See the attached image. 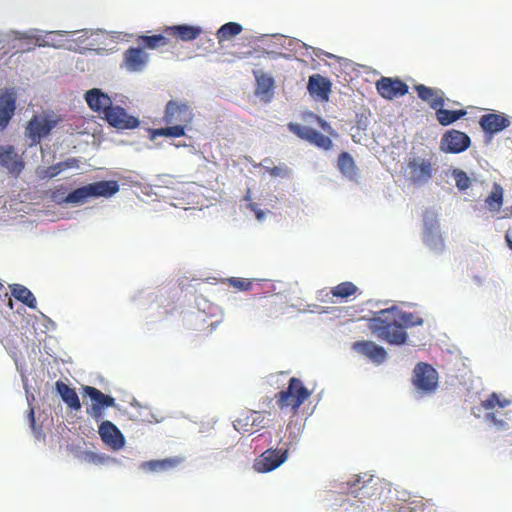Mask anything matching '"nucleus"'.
Returning <instances> with one entry per match:
<instances>
[{
	"mask_svg": "<svg viewBox=\"0 0 512 512\" xmlns=\"http://www.w3.org/2000/svg\"><path fill=\"white\" fill-rule=\"evenodd\" d=\"M423 319L396 306L382 309L368 320V327L379 339L392 345H403L408 339L406 329L421 326Z\"/></svg>",
	"mask_w": 512,
	"mask_h": 512,
	"instance_id": "f257e3e1",
	"label": "nucleus"
},
{
	"mask_svg": "<svg viewBox=\"0 0 512 512\" xmlns=\"http://www.w3.org/2000/svg\"><path fill=\"white\" fill-rule=\"evenodd\" d=\"M193 118V109L187 101L169 100L162 118L167 127L151 129L150 139L183 137L186 135V129L191 126Z\"/></svg>",
	"mask_w": 512,
	"mask_h": 512,
	"instance_id": "f03ea898",
	"label": "nucleus"
},
{
	"mask_svg": "<svg viewBox=\"0 0 512 512\" xmlns=\"http://www.w3.org/2000/svg\"><path fill=\"white\" fill-rule=\"evenodd\" d=\"M119 191V185L114 180H103L94 182L70 192L62 202L80 204L85 203L89 198H109ZM54 200L61 202L57 192L53 195Z\"/></svg>",
	"mask_w": 512,
	"mask_h": 512,
	"instance_id": "7ed1b4c3",
	"label": "nucleus"
},
{
	"mask_svg": "<svg viewBox=\"0 0 512 512\" xmlns=\"http://www.w3.org/2000/svg\"><path fill=\"white\" fill-rule=\"evenodd\" d=\"M311 396L303 382L296 377L289 380L288 387L275 394V401L281 410L290 409L293 415H296L299 408Z\"/></svg>",
	"mask_w": 512,
	"mask_h": 512,
	"instance_id": "20e7f679",
	"label": "nucleus"
},
{
	"mask_svg": "<svg viewBox=\"0 0 512 512\" xmlns=\"http://www.w3.org/2000/svg\"><path fill=\"white\" fill-rule=\"evenodd\" d=\"M435 171L433 156L428 158L413 156L406 162L405 174L413 185L419 186L428 183L433 178Z\"/></svg>",
	"mask_w": 512,
	"mask_h": 512,
	"instance_id": "39448f33",
	"label": "nucleus"
},
{
	"mask_svg": "<svg viewBox=\"0 0 512 512\" xmlns=\"http://www.w3.org/2000/svg\"><path fill=\"white\" fill-rule=\"evenodd\" d=\"M439 374L430 364L419 362L413 370L412 383L423 394H432L438 388Z\"/></svg>",
	"mask_w": 512,
	"mask_h": 512,
	"instance_id": "423d86ee",
	"label": "nucleus"
},
{
	"mask_svg": "<svg viewBox=\"0 0 512 512\" xmlns=\"http://www.w3.org/2000/svg\"><path fill=\"white\" fill-rule=\"evenodd\" d=\"M288 452V448L267 449L255 459L253 467L259 473L271 472L287 460Z\"/></svg>",
	"mask_w": 512,
	"mask_h": 512,
	"instance_id": "0eeeda50",
	"label": "nucleus"
},
{
	"mask_svg": "<svg viewBox=\"0 0 512 512\" xmlns=\"http://www.w3.org/2000/svg\"><path fill=\"white\" fill-rule=\"evenodd\" d=\"M287 127L291 133L317 148L330 150L333 146V142L329 137L319 133L311 127L294 122L288 123Z\"/></svg>",
	"mask_w": 512,
	"mask_h": 512,
	"instance_id": "6e6552de",
	"label": "nucleus"
},
{
	"mask_svg": "<svg viewBox=\"0 0 512 512\" xmlns=\"http://www.w3.org/2000/svg\"><path fill=\"white\" fill-rule=\"evenodd\" d=\"M470 145V137L466 133L456 129L447 130L440 140V150L448 154L464 152Z\"/></svg>",
	"mask_w": 512,
	"mask_h": 512,
	"instance_id": "1a4fd4ad",
	"label": "nucleus"
},
{
	"mask_svg": "<svg viewBox=\"0 0 512 512\" xmlns=\"http://www.w3.org/2000/svg\"><path fill=\"white\" fill-rule=\"evenodd\" d=\"M56 125L57 120L34 115L27 123L25 134L31 140V145H37L42 138L50 134Z\"/></svg>",
	"mask_w": 512,
	"mask_h": 512,
	"instance_id": "9d476101",
	"label": "nucleus"
},
{
	"mask_svg": "<svg viewBox=\"0 0 512 512\" xmlns=\"http://www.w3.org/2000/svg\"><path fill=\"white\" fill-rule=\"evenodd\" d=\"M103 119L111 127L119 130L135 129L140 124L137 117L128 114L123 107L118 105H113Z\"/></svg>",
	"mask_w": 512,
	"mask_h": 512,
	"instance_id": "9b49d317",
	"label": "nucleus"
},
{
	"mask_svg": "<svg viewBox=\"0 0 512 512\" xmlns=\"http://www.w3.org/2000/svg\"><path fill=\"white\" fill-rule=\"evenodd\" d=\"M408 85L399 78L381 77L376 82V90L384 99L392 100L408 93Z\"/></svg>",
	"mask_w": 512,
	"mask_h": 512,
	"instance_id": "f8f14e48",
	"label": "nucleus"
},
{
	"mask_svg": "<svg viewBox=\"0 0 512 512\" xmlns=\"http://www.w3.org/2000/svg\"><path fill=\"white\" fill-rule=\"evenodd\" d=\"M423 241L431 249H443L444 239L439 231V223L433 212H426L424 216Z\"/></svg>",
	"mask_w": 512,
	"mask_h": 512,
	"instance_id": "ddd939ff",
	"label": "nucleus"
},
{
	"mask_svg": "<svg viewBox=\"0 0 512 512\" xmlns=\"http://www.w3.org/2000/svg\"><path fill=\"white\" fill-rule=\"evenodd\" d=\"M85 100L89 108L96 112L102 119L113 106L112 99L98 88H93L85 93Z\"/></svg>",
	"mask_w": 512,
	"mask_h": 512,
	"instance_id": "4468645a",
	"label": "nucleus"
},
{
	"mask_svg": "<svg viewBox=\"0 0 512 512\" xmlns=\"http://www.w3.org/2000/svg\"><path fill=\"white\" fill-rule=\"evenodd\" d=\"M149 61V55L142 47H130L123 53L122 66L130 72L142 71Z\"/></svg>",
	"mask_w": 512,
	"mask_h": 512,
	"instance_id": "2eb2a0df",
	"label": "nucleus"
},
{
	"mask_svg": "<svg viewBox=\"0 0 512 512\" xmlns=\"http://www.w3.org/2000/svg\"><path fill=\"white\" fill-rule=\"evenodd\" d=\"M510 400L501 398L499 394L493 392L485 400L481 402V406L486 411H491L486 414V419L492 422L495 426L505 429L507 423L504 420L497 419L493 410L497 408H505L510 405Z\"/></svg>",
	"mask_w": 512,
	"mask_h": 512,
	"instance_id": "dca6fc26",
	"label": "nucleus"
},
{
	"mask_svg": "<svg viewBox=\"0 0 512 512\" xmlns=\"http://www.w3.org/2000/svg\"><path fill=\"white\" fill-rule=\"evenodd\" d=\"M98 433L101 440L114 450L121 449L125 444L123 434L111 421H103L99 425Z\"/></svg>",
	"mask_w": 512,
	"mask_h": 512,
	"instance_id": "f3484780",
	"label": "nucleus"
},
{
	"mask_svg": "<svg viewBox=\"0 0 512 512\" xmlns=\"http://www.w3.org/2000/svg\"><path fill=\"white\" fill-rule=\"evenodd\" d=\"M16 93L11 89L0 92V131H3L14 116L16 110Z\"/></svg>",
	"mask_w": 512,
	"mask_h": 512,
	"instance_id": "a211bd4d",
	"label": "nucleus"
},
{
	"mask_svg": "<svg viewBox=\"0 0 512 512\" xmlns=\"http://www.w3.org/2000/svg\"><path fill=\"white\" fill-rule=\"evenodd\" d=\"M418 97L426 102L429 107L436 111V109L443 107L445 104V94L441 89L431 88L424 84L414 86Z\"/></svg>",
	"mask_w": 512,
	"mask_h": 512,
	"instance_id": "6ab92c4d",
	"label": "nucleus"
},
{
	"mask_svg": "<svg viewBox=\"0 0 512 512\" xmlns=\"http://www.w3.org/2000/svg\"><path fill=\"white\" fill-rule=\"evenodd\" d=\"M479 124L485 133L493 135L506 129L510 125V120L502 113H488L481 116Z\"/></svg>",
	"mask_w": 512,
	"mask_h": 512,
	"instance_id": "aec40b11",
	"label": "nucleus"
},
{
	"mask_svg": "<svg viewBox=\"0 0 512 512\" xmlns=\"http://www.w3.org/2000/svg\"><path fill=\"white\" fill-rule=\"evenodd\" d=\"M0 164L17 175L24 169V161L12 145L0 146Z\"/></svg>",
	"mask_w": 512,
	"mask_h": 512,
	"instance_id": "412c9836",
	"label": "nucleus"
},
{
	"mask_svg": "<svg viewBox=\"0 0 512 512\" xmlns=\"http://www.w3.org/2000/svg\"><path fill=\"white\" fill-rule=\"evenodd\" d=\"M308 92L320 101H328L331 93V82L320 74H313L309 77Z\"/></svg>",
	"mask_w": 512,
	"mask_h": 512,
	"instance_id": "4be33fe9",
	"label": "nucleus"
},
{
	"mask_svg": "<svg viewBox=\"0 0 512 512\" xmlns=\"http://www.w3.org/2000/svg\"><path fill=\"white\" fill-rule=\"evenodd\" d=\"M352 348L354 351L366 356L375 363H382L385 361L387 353L385 349L372 341L363 340L353 343Z\"/></svg>",
	"mask_w": 512,
	"mask_h": 512,
	"instance_id": "5701e85b",
	"label": "nucleus"
},
{
	"mask_svg": "<svg viewBox=\"0 0 512 512\" xmlns=\"http://www.w3.org/2000/svg\"><path fill=\"white\" fill-rule=\"evenodd\" d=\"M163 32L168 36L179 38L182 41H192L200 36L202 29L199 26L182 24L166 26Z\"/></svg>",
	"mask_w": 512,
	"mask_h": 512,
	"instance_id": "b1692460",
	"label": "nucleus"
},
{
	"mask_svg": "<svg viewBox=\"0 0 512 512\" xmlns=\"http://www.w3.org/2000/svg\"><path fill=\"white\" fill-rule=\"evenodd\" d=\"M183 462V458L179 456L165 458L161 460H150L143 462L141 467L144 470H148L150 472H162L171 470Z\"/></svg>",
	"mask_w": 512,
	"mask_h": 512,
	"instance_id": "393cba45",
	"label": "nucleus"
},
{
	"mask_svg": "<svg viewBox=\"0 0 512 512\" xmlns=\"http://www.w3.org/2000/svg\"><path fill=\"white\" fill-rule=\"evenodd\" d=\"M55 388L62 400L68 405V407L76 411L81 408V402L75 389L69 387L61 380H58L55 383Z\"/></svg>",
	"mask_w": 512,
	"mask_h": 512,
	"instance_id": "a878e982",
	"label": "nucleus"
},
{
	"mask_svg": "<svg viewBox=\"0 0 512 512\" xmlns=\"http://www.w3.org/2000/svg\"><path fill=\"white\" fill-rule=\"evenodd\" d=\"M337 167L340 173L349 180H356L358 168L353 157L348 152H341L338 156Z\"/></svg>",
	"mask_w": 512,
	"mask_h": 512,
	"instance_id": "bb28decb",
	"label": "nucleus"
},
{
	"mask_svg": "<svg viewBox=\"0 0 512 512\" xmlns=\"http://www.w3.org/2000/svg\"><path fill=\"white\" fill-rule=\"evenodd\" d=\"M138 46L142 47V49H150L155 50L161 47H165L169 44L168 35L164 32L163 34L156 35H139L136 39Z\"/></svg>",
	"mask_w": 512,
	"mask_h": 512,
	"instance_id": "cd10ccee",
	"label": "nucleus"
},
{
	"mask_svg": "<svg viewBox=\"0 0 512 512\" xmlns=\"http://www.w3.org/2000/svg\"><path fill=\"white\" fill-rule=\"evenodd\" d=\"M504 190L500 184L494 183L492 190L485 199L486 208L491 213H499L503 205Z\"/></svg>",
	"mask_w": 512,
	"mask_h": 512,
	"instance_id": "c85d7f7f",
	"label": "nucleus"
},
{
	"mask_svg": "<svg viewBox=\"0 0 512 512\" xmlns=\"http://www.w3.org/2000/svg\"><path fill=\"white\" fill-rule=\"evenodd\" d=\"M11 295L31 309H35L37 301L33 293L21 284L10 285Z\"/></svg>",
	"mask_w": 512,
	"mask_h": 512,
	"instance_id": "c756f323",
	"label": "nucleus"
},
{
	"mask_svg": "<svg viewBox=\"0 0 512 512\" xmlns=\"http://www.w3.org/2000/svg\"><path fill=\"white\" fill-rule=\"evenodd\" d=\"M83 392L85 395L91 398V400L94 402V405H99L100 407L103 408L115 406V399L113 397L104 394L95 387L84 386Z\"/></svg>",
	"mask_w": 512,
	"mask_h": 512,
	"instance_id": "7c9ffc66",
	"label": "nucleus"
},
{
	"mask_svg": "<svg viewBox=\"0 0 512 512\" xmlns=\"http://www.w3.org/2000/svg\"><path fill=\"white\" fill-rule=\"evenodd\" d=\"M8 37L11 38L13 41H19L20 44H13L12 48L17 49L21 52H27L33 50L38 45V39L29 37L25 35L24 33L18 32V31H11L8 34ZM41 44H39L40 46Z\"/></svg>",
	"mask_w": 512,
	"mask_h": 512,
	"instance_id": "2f4dec72",
	"label": "nucleus"
},
{
	"mask_svg": "<svg viewBox=\"0 0 512 512\" xmlns=\"http://www.w3.org/2000/svg\"><path fill=\"white\" fill-rule=\"evenodd\" d=\"M467 114L466 110H447L443 107L436 109L435 115L436 119L442 126H448L457 120L461 119Z\"/></svg>",
	"mask_w": 512,
	"mask_h": 512,
	"instance_id": "473e14b6",
	"label": "nucleus"
},
{
	"mask_svg": "<svg viewBox=\"0 0 512 512\" xmlns=\"http://www.w3.org/2000/svg\"><path fill=\"white\" fill-rule=\"evenodd\" d=\"M254 76L257 82L256 93L261 96L270 95L275 87L273 77L261 71H254Z\"/></svg>",
	"mask_w": 512,
	"mask_h": 512,
	"instance_id": "72a5a7b5",
	"label": "nucleus"
},
{
	"mask_svg": "<svg viewBox=\"0 0 512 512\" xmlns=\"http://www.w3.org/2000/svg\"><path fill=\"white\" fill-rule=\"evenodd\" d=\"M243 28L239 23L236 22H228L222 25L216 32V37L218 41L224 42L231 40L233 37L239 35L242 32Z\"/></svg>",
	"mask_w": 512,
	"mask_h": 512,
	"instance_id": "f704fd0d",
	"label": "nucleus"
},
{
	"mask_svg": "<svg viewBox=\"0 0 512 512\" xmlns=\"http://www.w3.org/2000/svg\"><path fill=\"white\" fill-rule=\"evenodd\" d=\"M262 418L261 413L257 411H252L250 415H247L244 418H239L234 422V427L236 430H243L244 432H253V428L256 426V422Z\"/></svg>",
	"mask_w": 512,
	"mask_h": 512,
	"instance_id": "c9c22d12",
	"label": "nucleus"
},
{
	"mask_svg": "<svg viewBox=\"0 0 512 512\" xmlns=\"http://www.w3.org/2000/svg\"><path fill=\"white\" fill-rule=\"evenodd\" d=\"M357 292H358L357 286L350 281L341 282L338 285H336L335 287L331 288V291H330V293L334 297L340 298V299H347L351 296L356 295Z\"/></svg>",
	"mask_w": 512,
	"mask_h": 512,
	"instance_id": "e433bc0d",
	"label": "nucleus"
},
{
	"mask_svg": "<svg viewBox=\"0 0 512 512\" xmlns=\"http://www.w3.org/2000/svg\"><path fill=\"white\" fill-rule=\"evenodd\" d=\"M77 162L78 161L75 158H71V159H68L66 161L59 162V163H57L55 165H52V166L47 168L46 176L49 177V178L55 177L61 171L65 170V169L76 167L77 166Z\"/></svg>",
	"mask_w": 512,
	"mask_h": 512,
	"instance_id": "4c0bfd02",
	"label": "nucleus"
},
{
	"mask_svg": "<svg viewBox=\"0 0 512 512\" xmlns=\"http://www.w3.org/2000/svg\"><path fill=\"white\" fill-rule=\"evenodd\" d=\"M452 175L459 190L463 191L471 186V180L465 171L454 169Z\"/></svg>",
	"mask_w": 512,
	"mask_h": 512,
	"instance_id": "58836bf2",
	"label": "nucleus"
},
{
	"mask_svg": "<svg viewBox=\"0 0 512 512\" xmlns=\"http://www.w3.org/2000/svg\"><path fill=\"white\" fill-rule=\"evenodd\" d=\"M228 282L231 286L240 291H248L252 287L251 280L247 278L232 277L228 279Z\"/></svg>",
	"mask_w": 512,
	"mask_h": 512,
	"instance_id": "ea45409f",
	"label": "nucleus"
},
{
	"mask_svg": "<svg viewBox=\"0 0 512 512\" xmlns=\"http://www.w3.org/2000/svg\"><path fill=\"white\" fill-rule=\"evenodd\" d=\"M266 171L272 176V177H287L290 173L289 168L286 165H280V166H264Z\"/></svg>",
	"mask_w": 512,
	"mask_h": 512,
	"instance_id": "a19ab883",
	"label": "nucleus"
},
{
	"mask_svg": "<svg viewBox=\"0 0 512 512\" xmlns=\"http://www.w3.org/2000/svg\"><path fill=\"white\" fill-rule=\"evenodd\" d=\"M259 308H262V312L270 316L273 313V310L276 308V303L273 297L263 298Z\"/></svg>",
	"mask_w": 512,
	"mask_h": 512,
	"instance_id": "79ce46f5",
	"label": "nucleus"
},
{
	"mask_svg": "<svg viewBox=\"0 0 512 512\" xmlns=\"http://www.w3.org/2000/svg\"><path fill=\"white\" fill-rule=\"evenodd\" d=\"M311 117L316 121V123L323 131L328 132L330 134L333 132L331 125L328 122H326L323 118L314 114H311Z\"/></svg>",
	"mask_w": 512,
	"mask_h": 512,
	"instance_id": "37998d69",
	"label": "nucleus"
},
{
	"mask_svg": "<svg viewBox=\"0 0 512 512\" xmlns=\"http://www.w3.org/2000/svg\"><path fill=\"white\" fill-rule=\"evenodd\" d=\"M103 407H100L99 405H92L91 409L88 410V414H90L96 421H99L103 418Z\"/></svg>",
	"mask_w": 512,
	"mask_h": 512,
	"instance_id": "c03bdc74",
	"label": "nucleus"
},
{
	"mask_svg": "<svg viewBox=\"0 0 512 512\" xmlns=\"http://www.w3.org/2000/svg\"><path fill=\"white\" fill-rule=\"evenodd\" d=\"M1 297H4L5 299H8V305L12 309L13 308L12 299L9 297V294L6 291L5 286L0 282V298Z\"/></svg>",
	"mask_w": 512,
	"mask_h": 512,
	"instance_id": "a18cd8bd",
	"label": "nucleus"
},
{
	"mask_svg": "<svg viewBox=\"0 0 512 512\" xmlns=\"http://www.w3.org/2000/svg\"><path fill=\"white\" fill-rule=\"evenodd\" d=\"M249 207L251 208V210H253L255 212L256 217H257L258 220H262L264 218L265 214H264V212L262 210L257 209V204L251 203L249 205Z\"/></svg>",
	"mask_w": 512,
	"mask_h": 512,
	"instance_id": "49530a36",
	"label": "nucleus"
},
{
	"mask_svg": "<svg viewBox=\"0 0 512 512\" xmlns=\"http://www.w3.org/2000/svg\"><path fill=\"white\" fill-rule=\"evenodd\" d=\"M87 456H88L89 460L95 464H99L103 461V457H101L97 454H94V453H89V454H87Z\"/></svg>",
	"mask_w": 512,
	"mask_h": 512,
	"instance_id": "de8ad7c7",
	"label": "nucleus"
},
{
	"mask_svg": "<svg viewBox=\"0 0 512 512\" xmlns=\"http://www.w3.org/2000/svg\"><path fill=\"white\" fill-rule=\"evenodd\" d=\"M506 242L509 246V248L512 250V226L508 228L506 235H505Z\"/></svg>",
	"mask_w": 512,
	"mask_h": 512,
	"instance_id": "09e8293b",
	"label": "nucleus"
},
{
	"mask_svg": "<svg viewBox=\"0 0 512 512\" xmlns=\"http://www.w3.org/2000/svg\"><path fill=\"white\" fill-rule=\"evenodd\" d=\"M29 419L32 425L35 424V418H34V409L30 408L29 410Z\"/></svg>",
	"mask_w": 512,
	"mask_h": 512,
	"instance_id": "8fccbe9b",
	"label": "nucleus"
},
{
	"mask_svg": "<svg viewBox=\"0 0 512 512\" xmlns=\"http://www.w3.org/2000/svg\"><path fill=\"white\" fill-rule=\"evenodd\" d=\"M264 163H272V160H270V159H265V160H264Z\"/></svg>",
	"mask_w": 512,
	"mask_h": 512,
	"instance_id": "3c124183",
	"label": "nucleus"
}]
</instances>
